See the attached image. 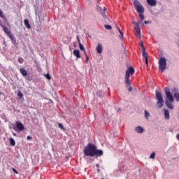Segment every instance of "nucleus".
Instances as JSON below:
<instances>
[{
    "label": "nucleus",
    "instance_id": "nucleus-1",
    "mask_svg": "<svg viewBox=\"0 0 179 179\" xmlns=\"http://www.w3.org/2000/svg\"><path fill=\"white\" fill-rule=\"evenodd\" d=\"M103 152L101 150H97V146L94 144L88 143L86 147L84 148V155L90 157H100L103 156Z\"/></svg>",
    "mask_w": 179,
    "mask_h": 179
},
{
    "label": "nucleus",
    "instance_id": "nucleus-2",
    "mask_svg": "<svg viewBox=\"0 0 179 179\" xmlns=\"http://www.w3.org/2000/svg\"><path fill=\"white\" fill-rule=\"evenodd\" d=\"M165 94L166 97L165 104L167 108H169V110H174V105L171 103L174 101V96H173V94H171V92H170V88H165Z\"/></svg>",
    "mask_w": 179,
    "mask_h": 179
},
{
    "label": "nucleus",
    "instance_id": "nucleus-3",
    "mask_svg": "<svg viewBox=\"0 0 179 179\" xmlns=\"http://www.w3.org/2000/svg\"><path fill=\"white\" fill-rule=\"evenodd\" d=\"M135 73V69L134 67H129V69L127 70L124 77V83L126 87L127 88L128 92H132V87H131V79H129L130 75H134Z\"/></svg>",
    "mask_w": 179,
    "mask_h": 179
},
{
    "label": "nucleus",
    "instance_id": "nucleus-4",
    "mask_svg": "<svg viewBox=\"0 0 179 179\" xmlns=\"http://www.w3.org/2000/svg\"><path fill=\"white\" fill-rule=\"evenodd\" d=\"M155 99L157 100V106L159 107V108H162V107L164 106V100L163 99V94L157 90H156L155 91Z\"/></svg>",
    "mask_w": 179,
    "mask_h": 179
},
{
    "label": "nucleus",
    "instance_id": "nucleus-5",
    "mask_svg": "<svg viewBox=\"0 0 179 179\" xmlns=\"http://www.w3.org/2000/svg\"><path fill=\"white\" fill-rule=\"evenodd\" d=\"M158 64H159V71H161V72L166 71L167 68V60L166 59V57H162L159 58Z\"/></svg>",
    "mask_w": 179,
    "mask_h": 179
},
{
    "label": "nucleus",
    "instance_id": "nucleus-6",
    "mask_svg": "<svg viewBox=\"0 0 179 179\" xmlns=\"http://www.w3.org/2000/svg\"><path fill=\"white\" fill-rule=\"evenodd\" d=\"M1 27H3V30L4 33H6V34H7V36H8V37L10 38L12 43H13V44H15L16 43V38H15V36L12 34V32H10L9 29H8V27H6L5 25L1 24Z\"/></svg>",
    "mask_w": 179,
    "mask_h": 179
},
{
    "label": "nucleus",
    "instance_id": "nucleus-7",
    "mask_svg": "<svg viewBox=\"0 0 179 179\" xmlns=\"http://www.w3.org/2000/svg\"><path fill=\"white\" fill-rule=\"evenodd\" d=\"M134 5V8L138 13H143L145 12V8H143V6L141 4V2L138 0H135L133 2Z\"/></svg>",
    "mask_w": 179,
    "mask_h": 179
},
{
    "label": "nucleus",
    "instance_id": "nucleus-8",
    "mask_svg": "<svg viewBox=\"0 0 179 179\" xmlns=\"http://www.w3.org/2000/svg\"><path fill=\"white\" fill-rule=\"evenodd\" d=\"M134 24V30L136 31V37L138 38V40H141L142 38V36H141V27H139V23L136 22H133Z\"/></svg>",
    "mask_w": 179,
    "mask_h": 179
},
{
    "label": "nucleus",
    "instance_id": "nucleus-9",
    "mask_svg": "<svg viewBox=\"0 0 179 179\" xmlns=\"http://www.w3.org/2000/svg\"><path fill=\"white\" fill-rule=\"evenodd\" d=\"M96 9H97L98 12H100V13H101L104 20H110V18L107 17V15H106V14H104V12H106V10H107V8L106 7L96 6Z\"/></svg>",
    "mask_w": 179,
    "mask_h": 179
},
{
    "label": "nucleus",
    "instance_id": "nucleus-10",
    "mask_svg": "<svg viewBox=\"0 0 179 179\" xmlns=\"http://www.w3.org/2000/svg\"><path fill=\"white\" fill-rule=\"evenodd\" d=\"M16 131V132H22V131H24V125L23 123L20 121H17L15 122V127L13 128Z\"/></svg>",
    "mask_w": 179,
    "mask_h": 179
},
{
    "label": "nucleus",
    "instance_id": "nucleus-11",
    "mask_svg": "<svg viewBox=\"0 0 179 179\" xmlns=\"http://www.w3.org/2000/svg\"><path fill=\"white\" fill-rule=\"evenodd\" d=\"M172 93L173 94V96L175 98L176 101L179 103V92H178V89L177 88H173L172 90Z\"/></svg>",
    "mask_w": 179,
    "mask_h": 179
},
{
    "label": "nucleus",
    "instance_id": "nucleus-12",
    "mask_svg": "<svg viewBox=\"0 0 179 179\" xmlns=\"http://www.w3.org/2000/svg\"><path fill=\"white\" fill-rule=\"evenodd\" d=\"M134 131L136 132V134H143V132H145V129H143V127L141 126H138L134 129Z\"/></svg>",
    "mask_w": 179,
    "mask_h": 179
},
{
    "label": "nucleus",
    "instance_id": "nucleus-13",
    "mask_svg": "<svg viewBox=\"0 0 179 179\" xmlns=\"http://www.w3.org/2000/svg\"><path fill=\"white\" fill-rule=\"evenodd\" d=\"M96 50L98 54H101L103 52V45L98 43Z\"/></svg>",
    "mask_w": 179,
    "mask_h": 179
},
{
    "label": "nucleus",
    "instance_id": "nucleus-14",
    "mask_svg": "<svg viewBox=\"0 0 179 179\" xmlns=\"http://www.w3.org/2000/svg\"><path fill=\"white\" fill-rule=\"evenodd\" d=\"M164 114L165 120H170V111L168 109H164Z\"/></svg>",
    "mask_w": 179,
    "mask_h": 179
},
{
    "label": "nucleus",
    "instance_id": "nucleus-15",
    "mask_svg": "<svg viewBox=\"0 0 179 179\" xmlns=\"http://www.w3.org/2000/svg\"><path fill=\"white\" fill-rule=\"evenodd\" d=\"M147 3L150 5V6H156L157 1H156V0H147Z\"/></svg>",
    "mask_w": 179,
    "mask_h": 179
},
{
    "label": "nucleus",
    "instance_id": "nucleus-16",
    "mask_svg": "<svg viewBox=\"0 0 179 179\" xmlns=\"http://www.w3.org/2000/svg\"><path fill=\"white\" fill-rule=\"evenodd\" d=\"M73 54L76 57V58H80V52L79 50H74Z\"/></svg>",
    "mask_w": 179,
    "mask_h": 179
},
{
    "label": "nucleus",
    "instance_id": "nucleus-17",
    "mask_svg": "<svg viewBox=\"0 0 179 179\" xmlns=\"http://www.w3.org/2000/svg\"><path fill=\"white\" fill-rule=\"evenodd\" d=\"M0 17L2 18V20L4 21L5 23L8 22L6 17H5V15H3V12H2L1 9H0Z\"/></svg>",
    "mask_w": 179,
    "mask_h": 179
},
{
    "label": "nucleus",
    "instance_id": "nucleus-18",
    "mask_svg": "<svg viewBox=\"0 0 179 179\" xmlns=\"http://www.w3.org/2000/svg\"><path fill=\"white\" fill-rule=\"evenodd\" d=\"M24 24L27 27V29H31V26H30V24L29 23V20L25 19L24 20Z\"/></svg>",
    "mask_w": 179,
    "mask_h": 179
},
{
    "label": "nucleus",
    "instance_id": "nucleus-19",
    "mask_svg": "<svg viewBox=\"0 0 179 179\" xmlns=\"http://www.w3.org/2000/svg\"><path fill=\"white\" fill-rule=\"evenodd\" d=\"M20 72L23 76H27V71L26 69L22 68L20 69Z\"/></svg>",
    "mask_w": 179,
    "mask_h": 179
},
{
    "label": "nucleus",
    "instance_id": "nucleus-20",
    "mask_svg": "<svg viewBox=\"0 0 179 179\" xmlns=\"http://www.w3.org/2000/svg\"><path fill=\"white\" fill-rule=\"evenodd\" d=\"M9 142H10V146H15L16 142L15 141V139H13V138H10Z\"/></svg>",
    "mask_w": 179,
    "mask_h": 179
},
{
    "label": "nucleus",
    "instance_id": "nucleus-21",
    "mask_svg": "<svg viewBox=\"0 0 179 179\" xmlns=\"http://www.w3.org/2000/svg\"><path fill=\"white\" fill-rule=\"evenodd\" d=\"M79 47H80V50L81 51H83L84 54H86V50L85 49V47L83 46V45L82 43H78Z\"/></svg>",
    "mask_w": 179,
    "mask_h": 179
},
{
    "label": "nucleus",
    "instance_id": "nucleus-22",
    "mask_svg": "<svg viewBox=\"0 0 179 179\" xmlns=\"http://www.w3.org/2000/svg\"><path fill=\"white\" fill-rule=\"evenodd\" d=\"M142 51V55H143V58H145V59H148V53L145 51V50L144 49H143V50H141Z\"/></svg>",
    "mask_w": 179,
    "mask_h": 179
},
{
    "label": "nucleus",
    "instance_id": "nucleus-23",
    "mask_svg": "<svg viewBox=\"0 0 179 179\" xmlns=\"http://www.w3.org/2000/svg\"><path fill=\"white\" fill-rule=\"evenodd\" d=\"M58 127L62 131H65V127H64V124H62V123H58Z\"/></svg>",
    "mask_w": 179,
    "mask_h": 179
},
{
    "label": "nucleus",
    "instance_id": "nucleus-24",
    "mask_svg": "<svg viewBox=\"0 0 179 179\" xmlns=\"http://www.w3.org/2000/svg\"><path fill=\"white\" fill-rule=\"evenodd\" d=\"M144 115L147 120H149V117H150V113H149L148 110H145Z\"/></svg>",
    "mask_w": 179,
    "mask_h": 179
},
{
    "label": "nucleus",
    "instance_id": "nucleus-25",
    "mask_svg": "<svg viewBox=\"0 0 179 179\" xmlns=\"http://www.w3.org/2000/svg\"><path fill=\"white\" fill-rule=\"evenodd\" d=\"M17 96H18V97H20V99H23V97H24L23 93H22V92L20 90L18 91Z\"/></svg>",
    "mask_w": 179,
    "mask_h": 179
},
{
    "label": "nucleus",
    "instance_id": "nucleus-26",
    "mask_svg": "<svg viewBox=\"0 0 179 179\" xmlns=\"http://www.w3.org/2000/svg\"><path fill=\"white\" fill-rule=\"evenodd\" d=\"M44 76L48 79V80H51V76H50V73L44 74Z\"/></svg>",
    "mask_w": 179,
    "mask_h": 179
},
{
    "label": "nucleus",
    "instance_id": "nucleus-27",
    "mask_svg": "<svg viewBox=\"0 0 179 179\" xmlns=\"http://www.w3.org/2000/svg\"><path fill=\"white\" fill-rule=\"evenodd\" d=\"M140 19H141V22H143L145 20V15H143V13H139Z\"/></svg>",
    "mask_w": 179,
    "mask_h": 179
},
{
    "label": "nucleus",
    "instance_id": "nucleus-28",
    "mask_svg": "<svg viewBox=\"0 0 179 179\" xmlns=\"http://www.w3.org/2000/svg\"><path fill=\"white\" fill-rule=\"evenodd\" d=\"M105 29H106V30H111V29H113V27H111V25H104Z\"/></svg>",
    "mask_w": 179,
    "mask_h": 179
},
{
    "label": "nucleus",
    "instance_id": "nucleus-29",
    "mask_svg": "<svg viewBox=\"0 0 179 179\" xmlns=\"http://www.w3.org/2000/svg\"><path fill=\"white\" fill-rule=\"evenodd\" d=\"M18 62L19 64H23L24 62V59L22 57H19Z\"/></svg>",
    "mask_w": 179,
    "mask_h": 179
},
{
    "label": "nucleus",
    "instance_id": "nucleus-30",
    "mask_svg": "<svg viewBox=\"0 0 179 179\" xmlns=\"http://www.w3.org/2000/svg\"><path fill=\"white\" fill-rule=\"evenodd\" d=\"M139 45L141 48V51H143V50H145V47L143 45V42L141 41L140 43H139Z\"/></svg>",
    "mask_w": 179,
    "mask_h": 179
},
{
    "label": "nucleus",
    "instance_id": "nucleus-31",
    "mask_svg": "<svg viewBox=\"0 0 179 179\" xmlns=\"http://www.w3.org/2000/svg\"><path fill=\"white\" fill-rule=\"evenodd\" d=\"M155 156H156V152H153L150 155V159H154Z\"/></svg>",
    "mask_w": 179,
    "mask_h": 179
},
{
    "label": "nucleus",
    "instance_id": "nucleus-32",
    "mask_svg": "<svg viewBox=\"0 0 179 179\" xmlns=\"http://www.w3.org/2000/svg\"><path fill=\"white\" fill-rule=\"evenodd\" d=\"M115 27H116V29H117V30L118 31L119 33L122 32V31H121V29H120V27H118L117 24H115Z\"/></svg>",
    "mask_w": 179,
    "mask_h": 179
},
{
    "label": "nucleus",
    "instance_id": "nucleus-33",
    "mask_svg": "<svg viewBox=\"0 0 179 179\" xmlns=\"http://www.w3.org/2000/svg\"><path fill=\"white\" fill-rule=\"evenodd\" d=\"M120 35H119L120 38V39L124 38V33L121 32V33H120Z\"/></svg>",
    "mask_w": 179,
    "mask_h": 179
},
{
    "label": "nucleus",
    "instance_id": "nucleus-34",
    "mask_svg": "<svg viewBox=\"0 0 179 179\" xmlns=\"http://www.w3.org/2000/svg\"><path fill=\"white\" fill-rule=\"evenodd\" d=\"M76 38H77V41H78V44H80L81 43H80V39L79 38V35H77Z\"/></svg>",
    "mask_w": 179,
    "mask_h": 179
},
{
    "label": "nucleus",
    "instance_id": "nucleus-35",
    "mask_svg": "<svg viewBox=\"0 0 179 179\" xmlns=\"http://www.w3.org/2000/svg\"><path fill=\"white\" fill-rule=\"evenodd\" d=\"M85 55L86 57V62H89V56H87V53H85Z\"/></svg>",
    "mask_w": 179,
    "mask_h": 179
},
{
    "label": "nucleus",
    "instance_id": "nucleus-36",
    "mask_svg": "<svg viewBox=\"0 0 179 179\" xmlns=\"http://www.w3.org/2000/svg\"><path fill=\"white\" fill-rule=\"evenodd\" d=\"M152 23V21H144V24H150Z\"/></svg>",
    "mask_w": 179,
    "mask_h": 179
},
{
    "label": "nucleus",
    "instance_id": "nucleus-37",
    "mask_svg": "<svg viewBox=\"0 0 179 179\" xmlns=\"http://www.w3.org/2000/svg\"><path fill=\"white\" fill-rule=\"evenodd\" d=\"M146 65H149L148 59H145Z\"/></svg>",
    "mask_w": 179,
    "mask_h": 179
},
{
    "label": "nucleus",
    "instance_id": "nucleus-38",
    "mask_svg": "<svg viewBox=\"0 0 179 179\" xmlns=\"http://www.w3.org/2000/svg\"><path fill=\"white\" fill-rule=\"evenodd\" d=\"M13 171L15 174H17V171L15 168H13Z\"/></svg>",
    "mask_w": 179,
    "mask_h": 179
},
{
    "label": "nucleus",
    "instance_id": "nucleus-39",
    "mask_svg": "<svg viewBox=\"0 0 179 179\" xmlns=\"http://www.w3.org/2000/svg\"><path fill=\"white\" fill-rule=\"evenodd\" d=\"M27 139H28V140L31 139V136H27Z\"/></svg>",
    "mask_w": 179,
    "mask_h": 179
},
{
    "label": "nucleus",
    "instance_id": "nucleus-40",
    "mask_svg": "<svg viewBox=\"0 0 179 179\" xmlns=\"http://www.w3.org/2000/svg\"><path fill=\"white\" fill-rule=\"evenodd\" d=\"M96 167H97V169H99V167H100V164H96Z\"/></svg>",
    "mask_w": 179,
    "mask_h": 179
},
{
    "label": "nucleus",
    "instance_id": "nucleus-41",
    "mask_svg": "<svg viewBox=\"0 0 179 179\" xmlns=\"http://www.w3.org/2000/svg\"><path fill=\"white\" fill-rule=\"evenodd\" d=\"M176 138H177V140L179 141V134H177Z\"/></svg>",
    "mask_w": 179,
    "mask_h": 179
},
{
    "label": "nucleus",
    "instance_id": "nucleus-42",
    "mask_svg": "<svg viewBox=\"0 0 179 179\" xmlns=\"http://www.w3.org/2000/svg\"><path fill=\"white\" fill-rule=\"evenodd\" d=\"M13 136H16V133H13Z\"/></svg>",
    "mask_w": 179,
    "mask_h": 179
},
{
    "label": "nucleus",
    "instance_id": "nucleus-43",
    "mask_svg": "<svg viewBox=\"0 0 179 179\" xmlns=\"http://www.w3.org/2000/svg\"><path fill=\"white\" fill-rule=\"evenodd\" d=\"M97 171H98V173H99V172L100 171V169H97Z\"/></svg>",
    "mask_w": 179,
    "mask_h": 179
},
{
    "label": "nucleus",
    "instance_id": "nucleus-44",
    "mask_svg": "<svg viewBox=\"0 0 179 179\" xmlns=\"http://www.w3.org/2000/svg\"><path fill=\"white\" fill-rule=\"evenodd\" d=\"M121 110V109H118V111H120Z\"/></svg>",
    "mask_w": 179,
    "mask_h": 179
},
{
    "label": "nucleus",
    "instance_id": "nucleus-45",
    "mask_svg": "<svg viewBox=\"0 0 179 179\" xmlns=\"http://www.w3.org/2000/svg\"><path fill=\"white\" fill-rule=\"evenodd\" d=\"M142 26H143V23H142Z\"/></svg>",
    "mask_w": 179,
    "mask_h": 179
},
{
    "label": "nucleus",
    "instance_id": "nucleus-46",
    "mask_svg": "<svg viewBox=\"0 0 179 179\" xmlns=\"http://www.w3.org/2000/svg\"><path fill=\"white\" fill-rule=\"evenodd\" d=\"M0 94H1V92H0Z\"/></svg>",
    "mask_w": 179,
    "mask_h": 179
}]
</instances>
